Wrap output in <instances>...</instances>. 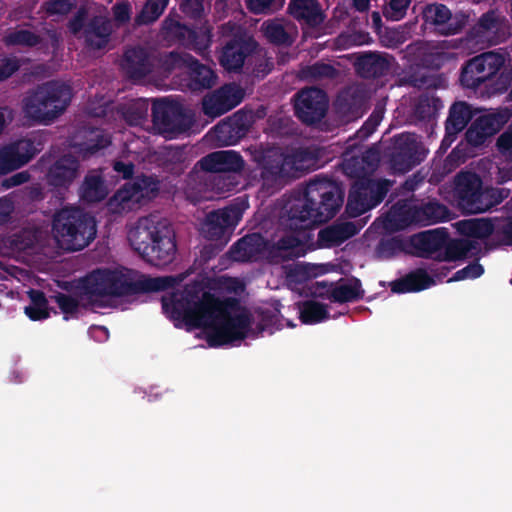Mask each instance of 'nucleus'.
<instances>
[{
	"mask_svg": "<svg viewBox=\"0 0 512 512\" xmlns=\"http://www.w3.org/2000/svg\"><path fill=\"white\" fill-rule=\"evenodd\" d=\"M162 304L186 325L206 329L207 343L214 348L244 340L252 324V315L240 307L238 300L220 299L200 283L187 285L182 292L173 294L169 302L163 298Z\"/></svg>",
	"mask_w": 512,
	"mask_h": 512,
	"instance_id": "f257e3e1",
	"label": "nucleus"
},
{
	"mask_svg": "<svg viewBox=\"0 0 512 512\" xmlns=\"http://www.w3.org/2000/svg\"><path fill=\"white\" fill-rule=\"evenodd\" d=\"M344 197L341 182L326 175H315L305 187L284 199L279 225L293 231L312 230L337 215Z\"/></svg>",
	"mask_w": 512,
	"mask_h": 512,
	"instance_id": "f03ea898",
	"label": "nucleus"
},
{
	"mask_svg": "<svg viewBox=\"0 0 512 512\" xmlns=\"http://www.w3.org/2000/svg\"><path fill=\"white\" fill-rule=\"evenodd\" d=\"M127 239L139 256L155 267L167 266L175 258L174 231L168 220L158 215L140 217L129 229Z\"/></svg>",
	"mask_w": 512,
	"mask_h": 512,
	"instance_id": "7ed1b4c3",
	"label": "nucleus"
},
{
	"mask_svg": "<svg viewBox=\"0 0 512 512\" xmlns=\"http://www.w3.org/2000/svg\"><path fill=\"white\" fill-rule=\"evenodd\" d=\"M172 277H144L136 281L120 270L96 269L80 281L83 295L89 300L104 297L132 296L139 293L165 291L173 285Z\"/></svg>",
	"mask_w": 512,
	"mask_h": 512,
	"instance_id": "20e7f679",
	"label": "nucleus"
},
{
	"mask_svg": "<svg viewBox=\"0 0 512 512\" xmlns=\"http://www.w3.org/2000/svg\"><path fill=\"white\" fill-rule=\"evenodd\" d=\"M72 96V88L68 84L47 81L27 92L22 101L23 112L32 120L46 123L64 113Z\"/></svg>",
	"mask_w": 512,
	"mask_h": 512,
	"instance_id": "39448f33",
	"label": "nucleus"
},
{
	"mask_svg": "<svg viewBox=\"0 0 512 512\" xmlns=\"http://www.w3.org/2000/svg\"><path fill=\"white\" fill-rule=\"evenodd\" d=\"M52 231L63 249L79 251L95 239L96 221L79 207H65L54 215Z\"/></svg>",
	"mask_w": 512,
	"mask_h": 512,
	"instance_id": "423d86ee",
	"label": "nucleus"
},
{
	"mask_svg": "<svg viewBox=\"0 0 512 512\" xmlns=\"http://www.w3.org/2000/svg\"><path fill=\"white\" fill-rule=\"evenodd\" d=\"M455 191L459 206L468 214L486 212L510 196V189L507 188H483L480 176L471 171L456 175Z\"/></svg>",
	"mask_w": 512,
	"mask_h": 512,
	"instance_id": "0eeeda50",
	"label": "nucleus"
},
{
	"mask_svg": "<svg viewBox=\"0 0 512 512\" xmlns=\"http://www.w3.org/2000/svg\"><path fill=\"white\" fill-rule=\"evenodd\" d=\"M393 182L388 179L358 177L348 194L346 211L351 217H358L378 206L386 197Z\"/></svg>",
	"mask_w": 512,
	"mask_h": 512,
	"instance_id": "6e6552de",
	"label": "nucleus"
},
{
	"mask_svg": "<svg viewBox=\"0 0 512 512\" xmlns=\"http://www.w3.org/2000/svg\"><path fill=\"white\" fill-rule=\"evenodd\" d=\"M152 122L159 134L168 139L186 132L191 125L184 106L180 102L168 98L153 101Z\"/></svg>",
	"mask_w": 512,
	"mask_h": 512,
	"instance_id": "1a4fd4ad",
	"label": "nucleus"
},
{
	"mask_svg": "<svg viewBox=\"0 0 512 512\" xmlns=\"http://www.w3.org/2000/svg\"><path fill=\"white\" fill-rule=\"evenodd\" d=\"M506 58L493 51L473 57L461 68L460 84L469 89H477L494 77L504 66Z\"/></svg>",
	"mask_w": 512,
	"mask_h": 512,
	"instance_id": "9d476101",
	"label": "nucleus"
},
{
	"mask_svg": "<svg viewBox=\"0 0 512 512\" xmlns=\"http://www.w3.org/2000/svg\"><path fill=\"white\" fill-rule=\"evenodd\" d=\"M328 105V96L320 88H305L295 94V115L303 124L320 122L326 116Z\"/></svg>",
	"mask_w": 512,
	"mask_h": 512,
	"instance_id": "9b49d317",
	"label": "nucleus"
},
{
	"mask_svg": "<svg viewBox=\"0 0 512 512\" xmlns=\"http://www.w3.org/2000/svg\"><path fill=\"white\" fill-rule=\"evenodd\" d=\"M422 17L426 25L433 27L442 36L460 33L468 22V15L463 12L452 13L442 3L427 4L422 11Z\"/></svg>",
	"mask_w": 512,
	"mask_h": 512,
	"instance_id": "f8f14e48",
	"label": "nucleus"
},
{
	"mask_svg": "<svg viewBox=\"0 0 512 512\" xmlns=\"http://www.w3.org/2000/svg\"><path fill=\"white\" fill-rule=\"evenodd\" d=\"M288 232V229H284ZM311 230L293 231L280 237L276 242L269 243L264 250L267 260L272 264H281L305 255L304 243L310 238Z\"/></svg>",
	"mask_w": 512,
	"mask_h": 512,
	"instance_id": "ddd939ff",
	"label": "nucleus"
},
{
	"mask_svg": "<svg viewBox=\"0 0 512 512\" xmlns=\"http://www.w3.org/2000/svg\"><path fill=\"white\" fill-rule=\"evenodd\" d=\"M243 209L238 205L226 206L209 212L202 224V234L209 240H221V246L227 242L225 238L239 223Z\"/></svg>",
	"mask_w": 512,
	"mask_h": 512,
	"instance_id": "4468645a",
	"label": "nucleus"
},
{
	"mask_svg": "<svg viewBox=\"0 0 512 512\" xmlns=\"http://www.w3.org/2000/svg\"><path fill=\"white\" fill-rule=\"evenodd\" d=\"M426 156L422 144L413 133L395 136L390 163L394 170L405 173L420 164Z\"/></svg>",
	"mask_w": 512,
	"mask_h": 512,
	"instance_id": "2eb2a0df",
	"label": "nucleus"
},
{
	"mask_svg": "<svg viewBox=\"0 0 512 512\" xmlns=\"http://www.w3.org/2000/svg\"><path fill=\"white\" fill-rule=\"evenodd\" d=\"M243 99V91L236 84H225L202 100L203 113L211 118L219 117L235 108Z\"/></svg>",
	"mask_w": 512,
	"mask_h": 512,
	"instance_id": "dca6fc26",
	"label": "nucleus"
},
{
	"mask_svg": "<svg viewBox=\"0 0 512 512\" xmlns=\"http://www.w3.org/2000/svg\"><path fill=\"white\" fill-rule=\"evenodd\" d=\"M80 173V162L71 154H64L57 158L48 168L46 173L47 184L53 187L59 194L70 188Z\"/></svg>",
	"mask_w": 512,
	"mask_h": 512,
	"instance_id": "f3484780",
	"label": "nucleus"
},
{
	"mask_svg": "<svg viewBox=\"0 0 512 512\" xmlns=\"http://www.w3.org/2000/svg\"><path fill=\"white\" fill-rule=\"evenodd\" d=\"M245 161L239 152L219 150L202 157L194 166L195 172H216L225 174L240 173Z\"/></svg>",
	"mask_w": 512,
	"mask_h": 512,
	"instance_id": "a211bd4d",
	"label": "nucleus"
},
{
	"mask_svg": "<svg viewBox=\"0 0 512 512\" xmlns=\"http://www.w3.org/2000/svg\"><path fill=\"white\" fill-rule=\"evenodd\" d=\"M257 49V42L251 37H234L222 48L220 65L228 72H240L245 59Z\"/></svg>",
	"mask_w": 512,
	"mask_h": 512,
	"instance_id": "6ab92c4d",
	"label": "nucleus"
},
{
	"mask_svg": "<svg viewBox=\"0 0 512 512\" xmlns=\"http://www.w3.org/2000/svg\"><path fill=\"white\" fill-rule=\"evenodd\" d=\"M37 149L31 139H19L0 150V174H7L27 164Z\"/></svg>",
	"mask_w": 512,
	"mask_h": 512,
	"instance_id": "aec40b11",
	"label": "nucleus"
},
{
	"mask_svg": "<svg viewBox=\"0 0 512 512\" xmlns=\"http://www.w3.org/2000/svg\"><path fill=\"white\" fill-rule=\"evenodd\" d=\"M506 118L500 113H486L474 119L465 132L467 143L473 147L483 145L486 140L500 131Z\"/></svg>",
	"mask_w": 512,
	"mask_h": 512,
	"instance_id": "412c9836",
	"label": "nucleus"
},
{
	"mask_svg": "<svg viewBox=\"0 0 512 512\" xmlns=\"http://www.w3.org/2000/svg\"><path fill=\"white\" fill-rule=\"evenodd\" d=\"M475 110L472 105L465 101H456L450 108L445 121V135L441 142V148H448L456 140L457 135L462 132L468 123L473 119Z\"/></svg>",
	"mask_w": 512,
	"mask_h": 512,
	"instance_id": "4be33fe9",
	"label": "nucleus"
},
{
	"mask_svg": "<svg viewBox=\"0 0 512 512\" xmlns=\"http://www.w3.org/2000/svg\"><path fill=\"white\" fill-rule=\"evenodd\" d=\"M449 240L446 228H436L413 235L410 245L415 250L417 257L434 259L435 255L442 253L443 247Z\"/></svg>",
	"mask_w": 512,
	"mask_h": 512,
	"instance_id": "5701e85b",
	"label": "nucleus"
},
{
	"mask_svg": "<svg viewBox=\"0 0 512 512\" xmlns=\"http://www.w3.org/2000/svg\"><path fill=\"white\" fill-rule=\"evenodd\" d=\"M122 69L131 80H141L153 70V62L147 49L136 46L128 48L123 55Z\"/></svg>",
	"mask_w": 512,
	"mask_h": 512,
	"instance_id": "b1692460",
	"label": "nucleus"
},
{
	"mask_svg": "<svg viewBox=\"0 0 512 512\" xmlns=\"http://www.w3.org/2000/svg\"><path fill=\"white\" fill-rule=\"evenodd\" d=\"M356 72L365 79L386 75L390 69V57L386 53L368 51L359 54L354 63Z\"/></svg>",
	"mask_w": 512,
	"mask_h": 512,
	"instance_id": "393cba45",
	"label": "nucleus"
},
{
	"mask_svg": "<svg viewBox=\"0 0 512 512\" xmlns=\"http://www.w3.org/2000/svg\"><path fill=\"white\" fill-rule=\"evenodd\" d=\"M249 126L240 111L220 121L213 128L215 138L223 146L234 145L248 132Z\"/></svg>",
	"mask_w": 512,
	"mask_h": 512,
	"instance_id": "a878e982",
	"label": "nucleus"
},
{
	"mask_svg": "<svg viewBox=\"0 0 512 512\" xmlns=\"http://www.w3.org/2000/svg\"><path fill=\"white\" fill-rule=\"evenodd\" d=\"M267 246V240L259 233L245 235L229 248V257L236 262L256 260Z\"/></svg>",
	"mask_w": 512,
	"mask_h": 512,
	"instance_id": "bb28decb",
	"label": "nucleus"
},
{
	"mask_svg": "<svg viewBox=\"0 0 512 512\" xmlns=\"http://www.w3.org/2000/svg\"><path fill=\"white\" fill-rule=\"evenodd\" d=\"M113 32L110 19L102 16L92 17L84 29V42L92 50H101L109 44Z\"/></svg>",
	"mask_w": 512,
	"mask_h": 512,
	"instance_id": "cd10ccee",
	"label": "nucleus"
},
{
	"mask_svg": "<svg viewBox=\"0 0 512 512\" xmlns=\"http://www.w3.org/2000/svg\"><path fill=\"white\" fill-rule=\"evenodd\" d=\"M287 12L293 19L310 28L318 27L325 19L318 0H290Z\"/></svg>",
	"mask_w": 512,
	"mask_h": 512,
	"instance_id": "c85d7f7f",
	"label": "nucleus"
},
{
	"mask_svg": "<svg viewBox=\"0 0 512 512\" xmlns=\"http://www.w3.org/2000/svg\"><path fill=\"white\" fill-rule=\"evenodd\" d=\"M365 103V96L360 91H344L337 95L334 108L343 120L349 122L363 115Z\"/></svg>",
	"mask_w": 512,
	"mask_h": 512,
	"instance_id": "c756f323",
	"label": "nucleus"
},
{
	"mask_svg": "<svg viewBox=\"0 0 512 512\" xmlns=\"http://www.w3.org/2000/svg\"><path fill=\"white\" fill-rule=\"evenodd\" d=\"M257 161L264 182H276L278 179L289 177L286 155L274 150H267L258 157Z\"/></svg>",
	"mask_w": 512,
	"mask_h": 512,
	"instance_id": "7c9ffc66",
	"label": "nucleus"
},
{
	"mask_svg": "<svg viewBox=\"0 0 512 512\" xmlns=\"http://www.w3.org/2000/svg\"><path fill=\"white\" fill-rule=\"evenodd\" d=\"M318 161V152L312 148H297L286 154V166L289 177L298 178L314 169Z\"/></svg>",
	"mask_w": 512,
	"mask_h": 512,
	"instance_id": "2f4dec72",
	"label": "nucleus"
},
{
	"mask_svg": "<svg viewBox=\"0 0 512 512\" xmlns=\"http://www.w3.org/2000/svg\"><path fill=\"white\" fill-rule=\"evenodd\" d=\"M436 284V281L423 268H417L404 277L391 282V291L402 294L408 292H419Z\"/></svg>",
	"mask_w": 512,
	"mask_h": 512,
	"instance_id": "473e14b6",
	"label": "nucleus"
},
{
	"mask_svg": "<svg viewBox=\"0 0 512 512\" xmlns=\"http://www.w3.org/2000/svg\"><path fill=\"white\" fill-rule=\"evenodd\" d=\"M216 72L209 66L192 59L189 65L187 86L192 92H202L211 89L217 82Z\"/></svg>",
	"mask_w": 512,
	"mask_h": 512,
	"instance_id": "72a5a7b5",
	"label": "nucleus"
},
{
	"mask_svg": "<svg viewBox=\"0 0 512 512\" xmlns=\"http://www.w3.org/2000/svg\"><path fill=\"white\" fill-rule=\"evenodd\" d=\"M458 229L461 234L475 238L486 239L491 236L490 244L495 247L496 218H479L460 221Z\"/></svg>",
	"mask_w": 512,
	"mask_h": 512,
	"instance_id": "f704fd0d",
	"label": "nucleus"
},
{
	"mask_svg": "<svg viewBox=\"0 0 512 512\" xmlns=\"http://www.w3.org/2000/svg\"><path fill=\"white\" fill-rule=\"evenodd\" d=\"M401 81L419 90H436L446 86V79L443 75L430 74L421 69H410L404 74Z\"/></svg>",
	"mask_w": 512,
	"mask_h": 512,
	"instance_id": "c9c22d12",
	"label": "nucleus"
},
{
	"mask_svg": "<svg viewBox=\"0 0 512 512\" xmlns=\"http://www.w3.org/2000/svg\"><path fill=\"white\" fill-rule=\"evenodd\" d=\"M448 217L449 209L444 204L432 201L416 207L412 212V220L422 226L445 221Z\"/></svg>",
	"mask_w": 512,
	"mask_h": 512,
	"instance_id": "e433bc0d",
	"label": "nucleus"
},
{
	"mask_svg": "<svg viewBox=\"0 0 512 512\" xmlns=\"http://www.w3.org/2000/svg\"><path fill=\"white\" fill-rule=\"evenodd\" d=\"M408 56L418 60L424 67L440 69L445 61V54L439 51H431L427 44L421 41L410 43L406 47Z\"/></svg>",
	"mask_w": 512,
	"mask_h": 512,
	"instance_id": "4c0bfd02",
	"label": "nucleus"
},
{
	"mask_svg": "<svg viewBox=\"0 0 512 512\" xmlns=\"http://www.w3.org/2000/svg\"><path fill=\"white\" fill-rule=\"evenodd\" d=\"M82 142H75L74 146L85 156L92 155L111 144L110 136L98 128H90L82 132Z\"/></svg>",
	"mask_w": 512,
	"mask_h": 512,
	"instance_id": "58836bf2",
	"label": "nucleus"
},
{
	"mask_svg": "<svg viewBox=\"0 0 512 512\" xmlns=\"http://www.w3.org/2000/svg\"><path fill=\"white\" fill-rule=\"evenodd\" d=\"M355 233L350 223L332 225L318 232V243L322 247H333L342 244Z\"/></svg>",
	"mask_w": 512,
	"mask_h": 512,
	"instance_id": "ea45409f",
	"label": "nucleus"
},
{
	"mask_svg": "<svg viewBox=\"0 0 512 512\" xmlns=\"http://www.w3.org/2000/svg\"><path fill=\"white\" fill-rule=\"evenodd\" d=\"M79 194L84 201L89 203L104 200L108 191L102 176L96 173L87 174L80 186Z\"/></svg>",
	"mask_w": 512,
	"mask_h": 512,
	"instance_id": "a19ab883",
	"label": "nucleus"
},
{
	"mask_svg": "<svg viewBox=\"0 0 512 512\" xmlns=\"http://www.w3.org/2000/svg\"><path fill=\"white\" fill-rule=\"evenodd\" d=\"M364 291L362 290L361 281L353 278L349 282L338 285H331L329 290V299L336 303H348L362 299Z\"/></svg>",
	"mask_w": 512,
	"mask_h": 512,
	"instance_id": "79ce46f5",
	"label": "nucleus"
},
{
	"mask_svg": "<svg viewBox=\"0 0 512 512\" xmlns=\"http://www.w3.org/2000/svg\"><path fill=\"white\" fill-rule=\"evenodd\" d=\"M199 178L204 181L206 191L221 195L231 192L236 188L237 182L230 174L216 172H196Z\"/></svg>",
	"mask_w": 512,
	"mask_h": 512,
	"instance_id": "37998d69",
	"label": "nucleus"
},
{
	"mask_svg": "<svg viewBox=\"0 0 512 512\" xmlns=\"http://www.w3.org/2000/svg\"><path fill=\"white\" fill-rule=\"evenodd\" d=\"M170 0H147L135 16L137 26L150 25L157 21L168 6Z\"/></svg>",
	"mask_w": 512,
	"mask_h": 512,
	"instance_id": "c03bdc74",
	"label": "nucleus"
},
{
	"mask_svg": "<svg viewBox=\"0 0 512 512\" xmlns=\"http://www.w3.org/2000/svg\"><path fill=\"white\" fill-rule=\"evenodd\" d=\"M338 73V70L333 65L322 61L303 66L299 71L301 79L307 81L334 79L338 76Z\"/></svg>",
	"mask_w": 512,
	"mask_h": 512,
	"instance_id": "a18cd8bd",
	"label": "nucleus"
},
{
	"mask_svg": "<svg viewBox=\"0 0 512 512\" xmlns=\"http://www.w3.org/2000/svg\"><path fill=\"white\" fill-rule=\"evenodd\" d=\"M443 108V102L440 97L429 92L420 96L416 106L415 115L420 120H430Z\"/></svg>",
	"mask_w": 512,
	"mask_h": 512,
	"instance_id": "49530a36",
	"label": "nucleus"
},
{
	"mask_svg": "<svg viewBox=\"0 0 512 512\" xmlns=\"http://www.w3.org/2000/svg\"><path fill=\"white\" fill-rule=\"evenodd\" d=\"M329 319L326 305L314 301H304L300 307V320L304 324H316Z\"/></svg>",
	"mask_w": 512,
	"mask_h": 512,
	"instance_id": "de8ad7c7",
	"label": "nucleus"
},
{
	"mask_svg": "<svg viewBox=\"0 0 512 512\" xmlns=\"http://www.w3.org/2000/svg\"><path fill=\"white\" fill-rule=\"evenodd\" d=\"M468 243L466 239H450L443 247L442 253L435 255L434 260L438 262H451L457 260H464L468 257Z\"/></svg>",
	"mask_w": 512,
	"mask_h": 512,
	"instance_id": "09e8293b",
	"label": "nucleus"
},
{
	"mask_svg": "<svg viewBox=\"0 0 512 512\" xmlns=\"http://www.w3.org/2000/svg\"><path fill=\"white\" fill-rule=\"evenodd\" d=\"M262 31L267 40L278 46H290L293 39L284 26L277 21H266L262 25Z\"/></svg>",
	"mask_w": 512,
	"mask_h": 512,
	"instance_id": "8fccbe9b",
	"label": "nucleus"
},
{
	"mask_svg": "<svg viewBox=\"0 0 512 512\" xmlns=\"http://www.w3.org/2000/svg\"><path fill=\"white\" fill-rule=\"evenodd\" d=\"M42 42L40 35L25 29L10 31L4 36L7 46L36 47Z\"/></svg>",
	"mask_w": 512,
	"mask_h": 512,
	"instance_id": "3c124183",
	"label": "nucleus"
},
{
	"mask_svg": "<svg viewBox=\"0 0 512 512\" xmlns=\"http://www.w3.org/2000/svg\"><path fill=\"white\" fill-rule=\"evenodd\" d=\"M405 241L399 236L382 238L376 246V255L381 259H390L405 251Z\"/></svg>",
	"mask_w": 512,
	"mask_h": 512,
	"instance_id": "603ef678",
	"label": "nucleus"
},
{
	"mask_svg": "<svg viewBox=\"0 0 512 512\" xmlns=\"http://www.w3.org/2000/svg\"><path fill=\"white\" fill-rule=\"evenodd\" d=\"M148 104L145 100H136L126 105L122 110V115L129 125H139L147 117Z\"/></svg>",
	"mask_w": 512,
	"mask_h": 512,
	"instance_id": "864d4df0",
	"label": "nucleus"
},
{
	"mask_svg": "<svg viewBox=\"0 0 512 512\" xmlns=\"http://www.w3.org/2000/svg\"><path fill=\"white\" fill-rule=\"evenodd\" d=\"M115 196L121 203L131 202L140 204L142 200L147 199L137 179L125 183L124 186L117 191Z\"/></svg>",
	"mask_w": 512,
	"mask_h": 512,
	"instance_id": "5fc2aeb1",
	"label": "nucleus"
},
{
	"mask_svg": "<svg viewBox=\"0 0 512 512\" xmlns=\"http://www.w3.org/2000/svg\"><path fill=\"white\" fill-rule=\"evenodd\" d=\"M512 246V215L496 218L495 247Z\"/></svg>",
	"mask_w": 512,
	"mask_h": 512,
	"instance_id": "6e6d98bb",
	"label": "nucleus"
},
{
	"mask_svg": "<svg viewBox=\"0 0 512 512\" xmlns=\"http://www.w3.org/2000/svg\"><path fill=\"white\" fill-rule=\"evenodd\" d=\"M163 29L166 31L168 36L174 38L180 45L184 47L189 41L187 32L191 31V27L182 24L179 21L168 17L163 21Z\"/></svg>",
	"mask_w": 512,
	"mask_h": 512,
	"instance_id": "4d7b16f0",
	"label": "nucleus"
},
{
	"mask_svg": "<svg viewBox=\"0 0 512 512\" xmlns=\"http://www.w3.org/2000/svg\"><path fill=\"white\" fill-rule=\"evenodd\" d=\"M77 0H46L42 9L48 16H66L76 8Z\"/></svg>",
	"mask_w": 512,
	"mask_h": 512,
	"instance_id": "13d9d810",
	"label": "nucleus"
},
{
	"mask_svg": "<svg viewBox=\"0 0 512 512\" xmlns=\"http://www.w3.org/2000/svg\"><path fill=\"white\" fill-rule=\"evenodd\" d=\"M411 0H389L383 8V15L387 20L399 21L406 15Z\"/></svg>",
	"mask_w": 512,
	"mask_h": 512,
	"instance_id": "bf43d9fd",
	"label": "nucleus"
},
{
	"mask_svg": "<svg viewBox=\"0 0 512 512\" xmlns=\"http://www.w3.org/2000/svg\"><path fill=\"white\" fill-rule=\"evenodd\" d=\"M187 33L189 41L187 42L185 48L197 52H202L209 47L211 40L208 32L191 28V31Z\"/></svg>",
	"mask_w": 512,
	"mask_h": 512,
	"instance_id": "052dcab7",
	"label": "nucleus"
},
{
	"mask_svg": "<svg viewBox=\"0 0 512 512\" xmlns=\"http://www.w3.org/2000/svg\"><path fill=\"white\" fill-rule=\"evenodd\" d=\"M285 0H249L248 8L254 14H265L279 10Z\"/></svg>",
	"mask_w": 512,
	"mask_h": 512,
	"instance_id": "680f3d73",
	"label": "nucleus"
},
{
	"mask_svg": "<svg viewBox=\"0 0 512 512\" xmlns=\"http://www.w3.org/2000/svg\"><path fill=\"white\" fill-rule=\"evenodd\" d=\"M53 298L59 309L65 314V320H68L67 315H73L78 312L79 301L77 298L65 293H57Z\"/></svg>",
	"mask_w": 512,
	"mask_h": 512,
	"instance_id": "e2e57ef3",
	"label": "nucleus"
},
{
	"mask_svg": "<svg viewBox=\"0 0 512 512\" xmlns=\"http://www.w3.org/2000/svg\"><path fill=\"white\" fill-rule=\"evenodd\" d=\"M483 273L484 267L476 261L455 272L454 275L448 280V282H457L465 279H476Z\"/></svg>",
	"mask_w": 512,
	"mask_h": 512,
	"instance_id": "0e129e2a",
	"label": "nucleus"
},
{
	"mask_svg": "<svg viewBox=\"0 0 512 512\" xmlns=\"http://www.w3.org/2000/svg\"><path fill=\"white\" fill-rule=\"evenodd\" d=\"M496 147L505 159L512 161V124L499 135Z\"/></svg>",
	"mask_w": 512,
	"mask_h": 512,
	"instance_id": "69168bd1",
	"label": "nucleus"
},
{
	"mask_svg": "<svg viewBox=\"0 0 512 512\" xmlns=\"http://www.w3.org/2000/svg\"><path fill=\"white\" fill-rule=\"evenodd\" d=\"M343 172L352 178L358 179V177H367L365 175L366 166L362 163L357 156H352L349 159L344 160L342 164Z\"/></svg>",
	"mask_w": 512,
	"mask_h": 512,
	"instance_id": "338daca9",
	"label": "nucleus"
},
{
	"mask_svg": "<svg viewBox=\"0 0 512 512\" xmlns=\"http://www.w3.org/2000/svg\"><path fill=\"white\" fill-rule=\"evenodd\" d=\"M499 26L500 19L494 10H489L482 14L477 22V29L482 33L496 31Z\"/></svg>",
	"mask_w": 512,
	"mask_h": 512,
	"instance_id": "774afa93",
	"label": "nucleus"
}]
</instances>
